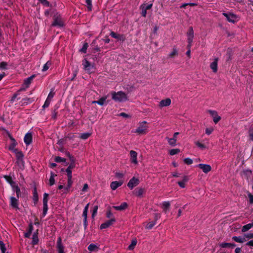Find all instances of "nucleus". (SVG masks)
Instances as JSON below:
<instances>
[{"mask_svg": "<svg viewBox=\"0 0 253 253\" xmlns=\"http://www.w3.org/2000/svg\"><path fill=\"white\" fill-rule=\"evenodd\" d=\"M139 183V180L138 178H135V177H132L127 183L128 187L132 189L133 188L137 185H138Z\"/></svg>", "mask_w": 253, "mask_h": 253, "instance_id": "obj_6", "label": "nucleus"}, {"mask_svg": "<svg viewBox=\"0 0 253 253\" xmlns=\"http://www.w3.org/2000/svg\"><path fill=\"white\" fill-rule=\"evenodd\" d=\"M213 128L212 127H211V128H207L206 129V134H207L208 135H210L211 134L212 132L213 131Z\"/></svg>", "mask_w": 253, "mask_h": 253, "instance_id": "obj_56", "label": "nucleus"}, {"mask_svg": "<svg viewBox=\"0 0 253 253\" xmlns=\"http://www.w3.org/2000/svg\"><path fill=\"white\" fill-rule=\"evenodd\" d=\"M217 62L218 59L215 58L214 61L212 62L210 65L211 68L214 73H216L217 71Z\"/></svg>", "mask_w": 253, "mask_h": 253, "instance_id": "obj_19", "label": "nucleus"}, {"mask_svg": "<svg viewBox=\"0 0 253 253\" xmlns=\"http://www.w3.org/2000/svg\"><path fill=\"white\" fill-rule=\"evenodd\" d=\"M7 64L5 62L0 63V68L1 69H6L7 68Z\"/></svg>", "mask_w": 253, "mask_h": 253, "instance_id": "obj_48", "label": "nucleus"}, {"mask_svg": "<svg viewBox=\"0 0 253 253\" xmlns=\"http://www.w3.org/2000/svg\"><path fill=\"white\" fill-rule=\"evenodd\" d=\"M208 112L213 118L214 123H217L221 119V117L218 115L217 112L214 110H208Z\"/></svg>", "mask_w": 253, "mask_h": 253, "instance_id": "obj_8", "label": "nucleus"}, {"mask_svg": "<svg viewBox=\"0 0 253 253\" xmlns=\"http://www.w3.org/2000/svg\"><path fill=\"white\" fill-rule=\"evenodd\" d=\"M0 249L2 253H5V252L6 251V249L5 248V245H4V244L3 243V242L1 241H0Z\"/></svg>", "mask_w": 253, "mask_h": 253, "instance_id": "obj_44", "label": "nucleus"}, {"mask_svg": "<svg viewBox=\"0 0 253 253\" xmlns=\"http://www.w3.org/2000/svg\"><path fill=\"white\" fill-rule=\"evenodd\" d=\"M66 172H67L68 177H72V169L67 168L66 169Z\"/></svg>", "mask_w": 253, "mask_h": 253, "instance_id": "obj_53", "label": "nucleus"}, {"mask_svg": "<svg viewBox=\"0 0 253 253\" xmlns=\"http://www.w3.org/2000/svg\"><path fill=\"white\" fill-rule=\"evenodd\" d=\"M97 210L98 207L97 206H94L92 211V217H94L96 215L97 211Z\"/></svg>", "mask_w": 253, "mask_h": 253, "instance_id": "obj_54", "label": "nucleus"}, {"mask_svg": "<svg viewBox=\"0 0 253 253\" xmlns=\"http://www.w3.org/2000/svg\"><path fill=\"white\" fill-rule=\"evenodd\" d=\"M119 116L125 117V118H130V116L129 115L126 114L125 113H124V112L121 113L120 114Z\"/></svg>", "mask_w": 253, "mask_h": 253, "instance_id": "obj_63", "label": "nucleus"}, {"mask_svg": "<svg viewBox=\"0 0 253 253\" xmlns=\"http://www.w3.org/2000/svg\"><path fill=\"white\" fill-rule=\"evenodd\" d=\"M57 248L58 253H65L64 247L62 243V240L60 237L58 238L57 242Z\"/></svg>", "mask_w": 253, "mask_h": 253, "instance_id": "obj_11", "label": "nucleus"}, {"mask_svg": "<svg viewBox=\"0 0 253 253\" xmlns=\"http://www.w3.org/2000/svg\"><path fill=\"white\" fill-rule=\"evenodd\" d=\"M140 9L142 10L141 14L142 15L145 17L147 14V10L145 9L142 5L140 7Z\"/></svg>", "mask_w": 253, "mask_h": 253, "instance_id": "obj_49", "label": "nucleus"}, {"mask_svg": "<svg viewBox=\"0 0 253 253\" xmlns=\"http://www.w3.org/2000/svg\"><path fill=\"white\" fill-rule=\"evenodd\" d=\"M156 224L155 221H151L148 223L147 225L146 226V228L147 229H152L154 226Z\"/></svg>", "mask_w": 253, "mask_h": 253, "instance_id": "obj_41", "label": "nucleus"}, {"mask_svg": "<svg viewBox=\"0 0 253 253\" xmlns=\"http://www.w3.org/2000/svg\"><path fill=\"white\" fill-rule=\"evenodd\" d=\"M90 133L88 132L81 134L80 137L83 139H86L89 137Z\"/></svg>", "mask_w": 253, "mask_h": 253, "instance_id": "obj_42", "label": "nucleus"}, {"mask_svg": "<svg viewBox=\"0 0 253 253\" xmlns=\"http://www.w3.org/2000/svg\"><path fill=\"white\" fill-rule=\"evenodd\" d=\"M55 161L57 163H65L66 161V159L64 158L57 156L55 157Z\"/></svg>", "mask_w": 253, "mask_h": 253, "instance_id": "obj_38", "label": "nucleus"}, {"mask_svg": "<svg viewBox=\"0 0 253 253\" xmlns=\"http://www.w3.org/2000/svg\"><path fill=\"white\" fill-rule=\"evenodd\" d=\"M123 183L122 181H113L110 184V187L112 190H115L119 187L121 186Z\"/></svg>", "mask_w": 253, "mask_h": 253, "instance_id": "obj_16", "label": "nucleus"}, {"mask_svg": "<svg viewBox=\"0 0 253 253\" xmlns=\"http://www.w3.org/2000/svg\"><path fill=\"white\" fill-rule=\"evenodd\" d=\"M186 35L188 42L187 47L191 48L192 43L193 42V39L194 38V31L192 27H190L189 28Z\"/></svg>", "mask_w": 253, "mask_h": 253, "instance_id": "obj_3", "label": "nucleus"}, {"mask_svg": "<svg viewBox=\"0 0 253 253\" xmlns=\"http://www.w3.org/2000/svg\"><path fill=\"white\" fill-rule=\"evenodd\" d=\"M178 55V51L175 48H173L172 51L168 55V57L173 58Z\"/></svg>", "mask_w": 253, "mask_h": 253, "instance_id": "obj_26", "label": "nucleus"}, {"mask_svg": "<svg viewBox=\"0 0 253 253\" xmlns=\"http://www.w3.org/2000/svg\"><path fill=\"white\" fill-rule=\"evenodd\" d=\"M88 188V185H87V184L85 183L84 185V186H83L82 190L83 192H85L87 190Z\"/></svg>", "mask_w": 253, "mask_h": 253, "instance_id": "obj_61", "label": "nucleus"}, {"mask_svg": "<svg viewBox=\"0 0 253 253\" xmlns=\"http://www.w3.org/2000/svg\"><path fill=\"white\" fill-rule=\"evenodd\" d=\"M107 98V96H105L100 98L97 101H93L92 102V104H97L100 106H102L104 105V102L105 101V100H106Z\"/></svg>", "mask_w": 253, "mask_h": 253, "instance_id": "obj_22", "label": "nucleus"}, {"mask_svg": "<svg viewBox=\"0 0 253 253\" xmlns=\"http://www.w3.org/2000/svg\"><path fill=\"white\" fill-rule=\"evenodd\" d=\"M73 181H72V177H68V188H70L72 185Z\"/></svg>", "mask_w": 253, "mask_h": 253, "instance_id": "obj_52", "label": "nucleus"}, {"mask_svg": "<svg viewBox=\"0 0 253 253\" xmlns=\"http://www.w3.org/2000/svg\"><path fill=\"white\" fill-rule=\"evenodd\" d=\"M130 161L132 163L137 164V153L136 152L131 150L130 151Z\"/></svg>", "mask_w": 253, "mask_h": 253, "instance_id": "obj_13", "label": "nucleus"}, {"mask_svg": "<svg viewBox=\"0 0 253 253\" xmlns=\"http://www.w3.org/2000/svg\"><path fill=\"white\" fill-rule=\"evenodd\" d=\"M236 246L234 244L228 243H222L220 244V247L221 248H234Z\"/></svg>", "mask_w": 253, "mask_h": 253, "instance_id": "obj_27", "label": "nucleus"}, {"mask_svg": "<svg viewBox=\"0 0 253 253\" xmlns=\"http://www.w3.org/2000/svg\"><path fill=\"white\" fill-rule=\"evenodd\" d=\"M170 207V203L169 202H164L162 203V208L164 210V211L165 212H167V211L169 210Z\"/></svg>", "mask_w": 253, "mask_h": 253, "instance_id": "obj_24", "label": "nucleus"}, {"mask_svg": "<svg viewBox=\"0 0 253 253\" xmlns=\"http://www.w3.org/2000/svg\"><path fill=\"white\" fill-rule=\"evenodd\" d=\"M167 139L168 141L169 144L170 146H174L176 145V140H177L176 139L172 138H167Z\"/></svg>", "mask_w": 253, "mask_h": 253, "instance_id": "obj_32", "label": "nucleus"}, {"mask_svg": "<svg viewBox=\"0 0 253 253\" xmlns=\"http://www.w3.org/2000/svg\"><path fill=\"white\" fill-rule=\"evenodd\" d=\"M146 10H148V9H150L152 6H153V4L152 3H150V4H149L148 5H146L145 4H143L141 5Z\"/></svg>", "mask_w": 253, "mask_h": 253, "instance_id": "obj_51", "label": "nucleus"}, {"mask_svg": "<svg viewBox=\"0 0 253 253\" xmlns=\"http://www.w3.org/2000/svg\"><path fill=\"white\" fill-rule=\"evenodd\" d=\"M112 99L115 102H122L127 100L126 94L122 91L118 92L112 91L111 92Z\"/></svg>", "mask_w": 253, "mask_h": 253, "instance_id": "obj_1", "label": "nucleus"}, {"mask_svg": "<svg viewBox=\"0 0 253 253\" xmlns=\"http://www.w3.org/2000/svg\"><path fill=\"white\" fill-rule=\"evenodd\" d=\"M87 7L88 10H91L92 8L91 0H85Z\"/></svg>", "mask_w": 253, "mask_h": 253, "instance_id": "obj_45", "label": "nucleus"}, {"mask_svg": "<svg viewBox=\"0 0 253 253\" xmlns=\"http://www.w3.org/2000/svg\"><path fill=\"white\" fill-rule=\"evenodd\" d=\"M146 124V121H143L140 124L139 126L134 131V132L136 133L139 135L145 134L147 133V130L148 126L145 125Z\"/></svg>", "mask_w": 253, "mask_h": 253, "instance_id": "obj_2", "label": "nucleus"}, {"mask_svg": "<svg viewBox=\"0 0 253 253\" xmlns=\"http://www.w3.org/2000/svg\"><path fill=\"white\" fill-rule=\"evenodd\" d=\"M249 201L251 204H253V195L251 194H249Z\"/></svg>", "mask_w": 253, "mask_h": 253, "instance_id": "obj_64", "label": "nucleus"}, {"mask_svg": "<svg viewBox=\"0 0 253 253\" xmlns=\"http://www.w3.org/2000/svg\"><path fill=\"white\" fill-rule=\"evenodd\" d=\"M87 47V44L84 43V44L82 48L81 49V51L84 53H85L86 51Z\"/></svg>", "mask_w": 253, "mask_h": 253, "instance_id": "obj_59", "label": "nucleus"}, {"mask_svg": "<svg viewBox=\"0 0 253 253\" xmlns=\"http://www.w3.org/2000/svg\"><path fill=\"white\" fill-rule=\"evenodd\" d=\"M110 36L114 39H117L118 40L124 41H125V37L122 35L117 34V33L111 32L110 33Z\"/></svg>", "mask_w": 253, "mask_h": 253, "instance_id": "obj_18", "label": "nucleus"}, {"mask_svg": "<svg viewBox=\"0 0 253 253\" xmlns=\"http://www.w3.org/2000/svg\"><path fill=\"white\" fill-rule=\"evenodd\" d=\"M51 65V63L50 62V61H47L43 66V68H42V71L43 72H45L46 71H47L50 66Z\"/></svg>", "mask_w": 253, "mask_h": 253, "instance_id": "obj_37", "label": "nucleus"}, {"mask_svg": "<svg viewBox=\"0 0 253 253\" xmlns=\"http://www.w3.org/2000/svg\"><path fill=\"white\" fill-rule=\"evenodd\" d=\"M38 233H34L32 237V243L33 245H36L38 244Z\"/></svg>", "mask_w": 253, "mask_h": 253, "instance_id": "obj_31", "label": "nucleus"}, {"mask_svg": "<svg viewBox=\"0 0 253 253\" xmlns=\"http://www.w3.org/2000/svg\"><path fill=\"white\" fill-rule=\"evenodd\" d=\"M12 141H13V142H12L11 145H10V146L9 147V149L11 150H12L14 152V150H15L14 149V147H15L16 143H15V141L14 139H12Z\"/></svg>", "mask_w": 253, "mask_h": 253, "instance_id": "obj_57", "label": "nucleus"}, {"mask_svg": "<svg viewBox=\"0 0 253 253\" xmlns=\"http://www.w3.org/2000/svg\"><path fill=\"white\" fill-rule=\"evenodd\" d=\"M10 205L15 209H18V200L17 199L14 197L10 198Z\"/></svg>", "mask_w": 253, "mask_h": 253, "instance_id": "obj_12", "label": "nucleus"}, {"mask_svg": "<svg viewBox=\"0 0 253 253\" xmlns=\"http://www.w3.org/2000/svg\"><path fill=\"white\" fill-rule=\"evenodd\" d=\"M245 238L252 239L253 238V233H248L245 234Z\"/></svg>", "mask_w": 253, "mask_h": 253, "instance_id": "obj_62", "label": "nucleus"}, {"mask_svg": "<svg viewBox=\"0 0 253 253\" xmlns=\"http://www.w3.org/2000/svg\"><path fill=\"white\" fill-rule=\"evenodd\" d=\"M14 152L15 153L16 157L17 159L21 160L23 157V155L21 152L18 151L17 150H14Z\"/></svg>", "mask_w": 253, "mask_h": 253, "instance_id": "obj_35", "label": "nucleus"}, {"mask_svg": "<svg viewBox=\"0 0 253 253\" xmlns=\"http://www.w3.org/2000/svg\"><path fill=\"white\" fill-rule=\"evenodd\" d=\"M87 211L84 210L83 213V216L84 217V228H86L87 227Z\"/></svg>", "mask_w": 253, "mask_h": 253, "instance_id": "obj_25", "label": "nucleus"}, {"mask_svg": "<svg viewBox=\"0 0 253 253\" xmlns=\"http://www.w3.org/2000/svg\"><path fill=\"white\" fill-rule=\"evenodd\" d=\"M171 100L169 98H167L165 100H162L160 102L159 106L162 108L164 107L169 106L170 105Z\"/></svg>", "mask_w": 253, "mask_h": 253, "instance_id": "obj_17", "label": "nucleus"}, {"mask_svg": "<svg viewBox=\"0 0 253 253\" xmlns=\"http://www.w3.org/2000/svg\"><path fill=\"white\" fill-rule=\"evenodd\" d=\"M127 207L126 203L124 202L120 206H113V208L117 211H122L125 210Z\"/></svg>", "mask_w": 253, "mask_h": 253, "instance_id": "obj_23", "label": "nucleus"}, {"mask_svg": "<svg viewBox=\"0 0 253 253\" xmlns=\"http://www.w3.org/2000/svg\"><path fill=\"white\" fill-rule=\"evenodd\" d=\"M137 242V240L136 239H133L132 241L131 244L128 246V249L129 250H132L136 245Z\"/></svg>", "mask_w": 253, "mask_h": 253, "instance_id": "obj_36", "label": "nucleus"}, {"mask_svg": "<svg viewBox=\"0 0 253 253\" xmlns=\"http://www.w3.org/2000/svg\"><path fill=\"white\" fill-rule=\"evenodd\" d=\"M82 64L84 66V69L87 72H89L91 69L93 68V66L86 59L83 61Z\"/></svg>", "mask_w": 253, "mask_h": 253, "instance_id": "obj_9", "label": "nucleus"}, {"mask_svg": "<svg viewBox=\"0 0 253 253\" xmlns=\"http://www.w3.org/2000/svg\"><path fill=\"white\" fill-rule=\"evenodd\" d=\"M184 162L187 165H190L192 164L193 161L191 159L187 158L184 159Z\"/></svg>", "mask_w": 253, "mask_h": 253, "instance_id": "obj_50", "label": "nucleus"}, {"mask_svg": "<svg viewBox=\"0 0 253 253\" xmlns=\"http://www.w3.org/2000/svg\"><path fill=\"white\" fill-rule=\"evenodd\" d=\"M35 75H32L27 78H26L24 82L23 86H26V87H28L32 81L35 78Z\"/></svg>", "mask_w": 253, "mask_h": 253, "instance_id": "obj_20", "label": "nucleus"}, {"mask_svg": "<svg viewBox=\"0 0 253 253\" xmlns=\"http://www.w3.org/2000/svg\"><path fill=\"white\" fill-rule=\"evenodd\" d=\"M197 167L200 169H202L203 171L205 173H208L211 170V167L209 165L200 164L197 165Z\"/></svg>", "mask_w": 253, "mask_h": 253, "instance_id": "obj_10", "label": "nucleus"}, {"mask_svg": "<svg viewBox=\"0 0 253 253\" xmlns=\"http://www.w3.org/2000/svg\"><path fill=\"white\" fill-rule=\"evenodd\" d=\"M195 144L197 147H199L201 149H204L206 148V146L200 143L199 141L195 142Z\"/></svg>", "mask_w": 253, "mask_h": 253, "instance_id": "obj_43", "label": "nucleus"}, {"mask_svg": "<svg viewBox=\"0 0 253 253\" xmlns=\"http://www.w3.org/2000/svg\"><path fill=\"white\" fill-rule=\"evenodd\" d=\"M12 189L13 191H15L16 193V196L18 198L20 193V190L18 186L14 183L12 186H11Z\"/></svg>", "mask_w": 253, "mask_h": 253, "instance_id": "obj_29", "label": "nucleus"}, {"mask_svg": "<svg viewBox=\"0 0 253 253\" xmlns=\"http://www.w3.org/2000/svg\"><path fill=\"white\" fill-rule=\"evenodd\" d=\"M24 141L27 145L31 143L32 141V135L31 132H28L25 134L24 137Z\"/></svg>", "mask_w": 253, "mask_h": 253, "instance_id": "obj_15", "label": "nucleus"}, {"mask_svg": "<svg viewBox=\"0 0 253 253\" xmlns=\"http://www.w3.org/2000/svg\"><path fill=\"white\" fill-rule=\"evenodd\" d=\"M4 178L6 181L10 184L11 186H12V185H13L15 183V182L12 180L11 177L8 176H5Z\"/></svg>", "mask_w": 253, "mask_h": 253, "instance_id": "obj_40", "label": "nucleus"}, {"mask_svg": "<svg viewBox=\"0 0 253 253\" xmlns=\"http://www.w3.org/2000/svg\"><path fill=\"white\" fill-rule=\"evenodd\" d=\"M48 194L46 193H45L43 194V213H42V216L44 217L45 216V215L47 213V210H48V205H47V202H48Z\"/></svg>", "mask_w": 253, "mask_h": 253, "instance_id": "obj_5", "label": "nucleus"}, {"mask_svg": "<svg viewBox=\"0 0 253 253\" xmlns=\"http://www.w3.org/2000/svg\"><path fill=\"white\" fill-rule=\"evenodd\" d=\"M50 102L51 101H49L48 100L46 99L43 105L42 106V108H45L48 107L50 103Z\"/></svg>", "mask_w": 253, "mask_h": 253, "instance_id": "obj_55", "label": "nucleus"}, {"mask_svg": "<svg viewBox=\"0 0 253 253\" xmlns=\"http://www.w3.org/2000/svg\"><path fill=\"white\" fill-rule=\"evenodd\" d=\"M115 222V219L113 217L110 220L107 221L106 222L102 223L100 225V229H105L111 226Z\"/></svg>", "mask_w": 253, "mask_h": 253, "instance_id": "obj_14", "label": "nucleus"}, {"mask_svg": "<svg viewBox=\"0 0 253 253\" xmlns=\"http://www.w3.org/2000/svg\"><path fill=\"white\" fill-rule=\"evenodd\" d=\"M252 227H253V226L251 223H249L243 226L242 228V231L243 232H245L251 229Z\"/></svg>", "mask_w": 253, "mask_h": 253, "instance_id": "obj_34", "label": "nucleus"}, {"mask_svg": "<svg viewBox=\"0 0 253 253\" xmlns=\"http://www.w3.org/2000/svg\"><path fill=\"white\" fill-rule=\"evenodd\" d=\"M54 174L53 172H51V175L49 178V185H53L55 183Z\"/></svg>", "mask_w": 253, "mask_h": 253, "instance_id": "obj_39", "label": "nucleus"}, {"mask_svg": "<svg viewBox=\"0 0 253 253\" xmlns=\"http://www.w3.org/2000/svg\"><path fill=\"white\" fill-rule=\"evenodd\" d=\"M179 152V150L178 149H171L170 150L169 154L170 155H174L177 154Z\"/></svg>", "mask_w": 253, "mask_h": 253, "instance_id": "obj_47", "label": "nucleus"}, {"mask_svg": "<svg viewBox=\"0 0 253 253\" xmlns=\"http://www.w3.org/2000/svg\"><path fill=\"white\" fill-rule=\"evenodd\" d=\"M33 230V227L32 224H29L28 231L24 234V236L26 238H29Z\"/></svg>", "mask_w": 253, "mask_h": 253, "instance_id": "obj_28", "label": "nucleus"}, {"mask_svg": "<svg viewBox=\"0 0 253 253\" xmlns=\"http://www.w3.org/2000/svg\"><path fill=\"white\" fill-rule=\"evenodd\" d=\"M144 189L143 188H138L135 190V194L137 196L141 197L144 193Z\"/></svg>", "mask_w": 253, "mask_h": 253, "instance_id": "obj_30", "label": "nucleus"}, {"mask_svg": "<svg viewBox=\"0 0 253 253\" xmlns=\"http://www.w3.org/2000/svg\"><path fill=\"white\" fill-rule=\"evenodd\" d=\"M232 239L236 242L243 243L246 241V239L244 236H234Z\"/></svg>", "mask_w": 253, "mask_h": 253, "instance_id": "obj_21", "label": "nucleus"}, {"mask_svg": "<svg viewBox=\"0 0 253 253\" xmlns=\"http://www.w3.org/2000/svg\"><path fill=\"white\" fill-rule=\"evenodd\" d=\"M250 139L253 141V129H250L249 131Z\"/></svg>", "mask_w": 253, "mask_h": 253, "instance_id": "obj_58", "label": "nucleus"}, {"mask_svg": "<svg viewBox=\"0 0 253 253\" xmlns=\"http://www.w3.org/2000/svg\"><path fill=\"white\" fill-rule=\"evenodd\" d=\"M75 167V160H73V162L70 164V165L67 168L68 169H72Z\"/></svg>", "mask_w": 253, "mask_h": 253, "instance_id": "obj_60", "label": "nucleus"}, {"mask_svg": "<svg viewBox=\"0 0 253 253\" xmlns=\"http://www.w3.org/2000/svg\"><path fill=\"white\" fill-rule=\"evenodd\" d=\"M223 15L226 18L227 20L231 23H234L237 20V17L233 13H223Z\"/></svg>", "mask_w": 253, "mask_h": 253, "instance_id": "obj_7", "label": "nucleus"}, {"mask_svg": "<svg viewBox=\"0 0 253 253\" xmlns=\"http://www.w3.org/2000/svg\"><path fill=\"white\" fill-rule=\"evenodd\" d=\"M96 248H97V246L93 244H90L88 247V250L90 251H93Z\"/></svg>", "mask_w": 253, "mask_h": 253, "instance_id": "obj_46", "label": "nucleus"}, {"mask_svg": "<svg viewBox=\"0 0 253 253\" xmlns=\"http://www.w3.org/2000/svg\"><path fill=\"white\" fill-rule=\"evenodd\" d=\"M54 89L51 88L50 90V92L49 93L48 96L46 98V99L48 100L49 101H51L52 98L53 97L55 92H54Z\"/></svg>", "mask_w": 253, "mask_h": 253, "instance_id": "obj_33", "label": "nucleus"}, {"mask_svg": "<svg viewBox=\"0 0 253 253\" xmlns=\"http://www.w3.org/2000/svg\"><path fill=\"white\" fill-rule=\"evenodd\" d=\"M64 25V22L60 15H55L53 18L52 26L62 27Z\"/></svg>", "mask_w": 253, "mask_h": 253, "instance_id": "obj_4", "label": "nucleus"}]
</instances>
